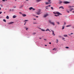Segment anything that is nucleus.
<instances>
[{
    "mask_svg": "<svg viewBox=\"0 0 74 74\" xmlns=\"http://www.w3.org/2000/svg\"><path fill=\"white\" fill-rule=\"evenodd\" d=\"M53 13L54 14H57V15H62V14L60 13L59 12H54Z\"/></svg>",
    "mask_w": 74,
    "mask_h": 74,
    "instance_id": "1",
    "label": "nucleus"
},
{
    "mask_svg": "<svg viewBox=\"0 0 74 74\" xmlns=\"http://www.w3.org/2000/svg\"><path fill=\"white\" fill-rule=\"evenodd\" d=\"M42 12H41V10H38L37 11V12H36V14L37 15H38L41 14H42Z\"/></svg>",
    "mask_w": 74,
    "mask_h": 74,
    "instance_id": "2",
    "label": "nucleus"
},
{
    "mask_svg": "<svg viewBox=\"0 0 74 74\" xmlns=\"http://www.w3.org/2000/svg\"><path fill=\"white\" fill-rule=\"evenodd\" d=\"M49 22L50 24L51 25H52L53 26H55V23L53 22H52L51 20H49Z\"/></svg>",
    "mask_w": 74,
    "mask_h": 74,
    "instance_id": "3",
    "label": "nucleus"
},
{
    "mask_svg": "<svg viewBox=\"0 0 74 74\" xmlns=\"http://www.w3.org/2000/svg\"><path fill=\"white\" fill-rule=\"evenodd\" d=\"M63 3H64V4H69V3H70V2H68L67 1H64L63 2Z\"/></svg>",
    "mask_w": 74,
    "mask_h": 74,
    "instance_id": "4",
    "label": "nucleus"
},
{
    "mask_svg": "<svg viewBox=\"0 0 74 74\" xmlns=\"http://www.w3.org/2000/svg\"><path fill=\"white\" fill-rule=\"evenodd\" d=\"M49 15L48 14H46L44 15V16H43V17L46 18L47 16H48Z\"/></svg>",
    "mask_w": 74,
    "mask_h": 74,
    "instance_id": "5",
    "label": "nucleus"
},
{
    "mask_svg": "<svg viewBox=\"0 0 74 74\" xmlns=\"http://www.w3.org/2000/svg\"><path fill=\"white\" fill-rule=\"evenodd\" d=\"M51 32H52V35L53 36H55V33H54V31H53V30H51Z\"/></svg>",
    "mask_w": 74,
    "mask_h": 74,
    "instance_id": "6",
    "label": "nucleus"
},
{
    "mask_svg": "<svg viewBox=\"0 0 74 74\" xmlns=\"http://www.w3.org/2000/svg\"><path fill=\"white\" fill-rule=\"evenodd\" d=\"M60 8H62L63 10L64 9V8L63 7V6H61L59 7V9Z\"/></svg>",
    "mask_w": 74,
    "mask_h": 74,
    "instance_id": "7",
    "label": "nucleus"
},
{
    "mask_svg": "<svg viewBox=\"0 0 74 74\" xmlns=\"http://www.w3.org/2000/svg\"><path fill=\"white\" fill-rule=\"evenodd\" d=\"M42 0H36V3H38V2H40V1H41Z\"/></svg>",
    "mask_w": 74,
    "mask_h": 74,
    "instance_id": "8",
    "label": "nucleus"
},
{
    "mask_svg": "<svg viewBox=\"0 0 74 74\" xmlns=\"http://www.w3.org/2000/svg\"><path fill=\"white\" fill-rule=\"evenodd\" d=\"M49 4H51V2H49V3H48V2H46V5H48Z\"/></svg>",
    "mask_w": 74,
    "mask_h": 74,
    "instance_id": "9",
    "label": "nucleus"
},
{
    "mask_svg": "<svg viewBox=\"0 0 74 74\" xmlns=\"http://www.w3.org/2000/svg\"><path fill=\"white\" fill-rule=\"evenodd\" d=\"M12 23H14V22H10L9 23H8V25H10V24H12Z\"/></svg>",
    "mask_w": 74,
    "mask_h": 74,
    "instance_id": "10",
    "label": "nucleus"
},
{
    "mask_svg": "<svg viewBox=\"0 0 74 74\" xmlns=\"http://www.w3.org/2000/svg\"><path fill=\"white\" fill-rule=\"evenodd\" d=\"M22 16H26V15L25 14H22Z\"/></svg>",
    "mask_w": 74,
    "mask_h": 74,
    "instance_id": "11",
    "label": "nucleus"
},
{
    "mask_svg": "<svg viewBox=\"0 0 74 74\" xmlns=\"http://www.w3.org/2000/svg\"><path fill=\"white\" fill-rule=\"evenodd\" d=\"M71 26V25H66V27H70V26Z\"/></svg>",
    "mask_w": 74,
    "mask_h": 74,
    "instance_id": "12",
    "label": "nucleus"
},
{
    "mask_svg": "<svg viewBox=\"0 0 74 74\" xmlns=\"http://www.w3.org/2000/svg\"><path fill=\"white\" fill-rule=\"evenodd\" d=\"M23 7V5H22L19 8L21 9Z\"/></svg>",
    "mask_w": 74,
    "mask_h": 74,
    "instance_id": "13",
    "label": "nucleus"
},
{
    "mask_svg": "<svg viewBox=\"0 0 74 74\" xmlns=\"http://www.w3.org/2000/svg\"><path fill=\"white\" fill-rule=\"evenodd\" d=\"M16 17V16L15 15H14L13 16V18H15Z\"/></svg>",
    "mask_w": 74,
    "mask_h": 74,
    "instance_id": "14",
    "label": "nucleus"
},
{
    "mask_svg": "<svg viewBox=\"0 0 74 74\" xmlns=\"http://www.w3.org/2000/svg\"><path fill=\"white\" fill-rule=\"evenodd\" d=\"M63 36L64 37H67V35H64Z\"/></svg>",
    "mask_w": 74,
    "mask_h": 74,
    "instance_id": "15",
    "label": "nucleus"
},
{
    "mask_svg": "<svg viewBox=\"0 0 74 74\" xmlns=\"http://www.w3.org/2000/svg\"><path fill=\"white\" fill-rule=\"evenodd\" d=\"M62 30H63L64 29V26H62Z\"/></svg>",
    "mask_w": 74,
    "mask_h": 74,
    "instance_id": "16",
    "label": "nucleus"
},
{
    "mask_svg": "<svg viewBox=\"0 0 74 74\" xmlns=\"http://www.w3.org/2000/svg\"><path fill=\"white\" fill-rule=\"evenodd\" d=\"M62 3V1H60V2L58 3H59V4H61V3Z\"/></svg>",
    "mask_w": 74,
    "mask_h": 74,
    "instance_id": "17",
    "label": "nucleus"
},
{
    "mask_svg": "<svg viewBox=\"0 0 74 74\" xmlns=\"http://www.w3.org/2000/svg\"><path fill=\"white\" fill-rule=\"evenodd\" d=\"M33 9V8L32 7H31L30 8H29V10H31L32 9Z\"/></svg>",
    "mask_w": 74,
    "mask_h": 74,
    "instance_id": "18",
    "label": "nucleus"
},
{
    "mask_svg": "<svg viewBox=\"0 0 74 74\" xmlns=\"http://www.w3.org/2000/svg\"><path fill=\"white\" fill-rule=\"evenodd\" d=\"M48 8V6H46L45 7V8H46V9H47V10H48V9L47 8Z\"/></svg>",
    "mask_w": 74,
    "mask_h": 74,
    "instance_id": "19",
    "label": "nucleus"
},
{
    "mask_svg": "<svg viewBox=\"0 0 74 74\" xmlns=\"http://www.w3.org/2000/svg\"><path fill=\"white\" fill-rule=\"evenodd\" d=\"M57 24H58V25H60V23H59V22H57Z\"/></svg>",
    "mask_w": 74,
    "mask_h": 74,
    "instance_id": "20",
    "label": "nucleus"
},
{
    "mask_svg": "<svg viewBox=\"0 0 74 74\" xmlns=\"http://www.w3.org/2000/svg\"><path fill=\"white\" fill-rule=\"evenodd\" d=\"M3 22H6V20H5L4 19L3 20Z\"/></svg>",
    "mask_w": 74,
    "mask_h": 74,
    "instance_id": "21",
    "label": "nucleus"
},
{
    "mask_svg": "<svg viewBox=\"0 0 74 74\" xmlns=\"http://www.w3.org/2000/svg\"><path fill=\"white\" fill-rule=\"evenodd\" d=\"M6 19H9V17H8V16H7L6 17Z\"/></svg>",
    "mask_w": 74,
    "mask_h": 74,
    "instance_id": "22",
    "label": "nucleus"
},
{
    "mask_svg": "<svg viewBox=\"0 0 74 74\" xmlns=\"http://www.w3.org/2000/svg\"><path fill=\"white\" fill-rule=\"evenodd\" d=\"M49 29L47 28V29L46 30V31H49Z\"/></svg>",
    "mask_w": 74,
    "mask_h": 74,
    "instance_id": "23",
    "label": "nucleus"
},
{
    "mask_svg": "<svg viewBox=\"0 0 74 74\" xmlns=\"http://www.w3.org/2000/svg\"><path fill=\"white\" fill-rule=\"evenodd\" d=\"M41 30H42V31H43V32H45V30L44 29H41Z\"/></svg>",
    "mask_w": 74,
    "mask_h": 74,
    "instance_id": "24",
    "label": "nucleus"
},
{
    "mask_svg": "<svg viewBox=\"0 0 74 74\" xmlns=\"http://www.w3.org/2000/svg\"><path fill=\"white\" fill-rule=\"evenodd\" d=\"M54 16H59V15H57L55 14Z\"/></svg>",
    "mask_w": 74,
    "mask_h": 74,
    "instance_id": "25",
    "label": "nucleus"
},
{
    "mask_svg": "<svg viewBox=\"0 0 74 74\" xmlns=\"http://www.w3.org/2000/svg\"><path fill=\"white\" fill-rule=\"evenodd\" d=\"M51 10H53V7H51Z\"/></svg>",
    "mask_w": 74,
    "mask_h": 74,
    "instance_id": "26",
    "label": "nucleus"
},
{
    "mask_svg": "<svg viewBox=\"0 0 74 74\" xmlns=\"http://www.w3.org/2000/svg\"><path fill=\"white\" fill-rule=\"evenodd\" d=\"M33 24H37V23L35 22H33Z\"/></svg>",
    "mask_w": 74,
    "mask_h": 74,
    "instance_id": "27",
    "label": "nucleus"
},
{
    "mask_svg": "<svg viewBox=\"0 0 74 74\" xmlns=\"http://www.w3.org/2000/svg\"><path fill=\"white\" fill-rule=\"evenodd\" d=\"M70 7H74V6H69V8H70Z\"/></svg>",
    "mask_w": 74,
    "mask_h": 74,
    "instance_id": "28",
    "label": "nucleus"
},
{
    "mask_svg": "<svg viewBox=\"0 0 74 74\" xmlns=\"http://www.w3.org/2000/svg\"><path fill=\"white\" fill-rule=\"evenodd\" d=\"M66 49H68V48H69V47H66Z\"/></svg>",
    "mask_w": 74,
    "mask_h": 74,
    "instance_id": "29",
    "label": "nucleus"
},
{
    "mask_svg": "<svg viewBox=\"0 0 74 74\" xmlns=\"http://www.w3.org/2000/svg\"><path fill=\"white\" fill-rule=\"evenodd\" d=\"M51 5H48V6H47L48 7H51Z\"/></svg>",
    "mask_w": 74,
    "mask_h": 74,
    "instance_id": "30",
    "label": "nucleus"
},
{
    "mask_svg": "<svg viewBox=\"0 0 74 74\" xmlns=\"http://www.w3.org/2000/svg\"><path fill=\"white\" fill-rule=\"evenodd\" d=\"M48 2H50V1H51V0H48Z\"/></svg>",
    "mask_w": 74,
    "mask_h": 74,
    "instance_id": "31",
    "label": "nucleus"
},
{
    "mask_svg": "<svg viewBox=\"0 0 74 74\" xmlns=\"http://www.w3.org/2000/svg\"><path fill=\"white\" fill-rule=\"evenodd\" d=\"M26 30H27V31L28 30V28H26Z\"/></svg>",
    "mask_w": 74,
    "mask_h": 74,
    "instance_id": "32",
    "label": "nucleus"
},
{
    "mask_svg": "<svg viewBox=\"0 0 74 74\" xmlns=\"http://www.w3.org/2000/svg\"><path fill=\"white\" fill-rule=\"evenodd\" d=\"M25 22H27L28 21L27 20H25Z\"/></svg>",
    "mask_w": 74,
    "mask_h": 74,
    "instance_id": "33",
    "label": "nucleus"
},
{
    "mask_svg": "<svg viewBox=\"0 0 74 74\" xmlns=\"http://www.w3.org/2000/svg\"><path fill=\"white\" fill-rule=\"evenodd\" d=\"M69 11H72V9H71V10H69Z\"/></svg>",
    "mask_w": 74,
    "mask_h": 74,
    "instance_id": "34",
    "label": "nucleus"
},
{
    "mask_svg": "<svg viewBox=\"0 0 74 74\" xmlns=\"http://www.w3.org/2000/svg\"><path fill=\"white\" fill-rule=\"evenodd\" d=\"M59 37H60V38H61V37H62V36H59Z\"/></svg>",
    "mask_w": 74,
    "mask_h": 74,
    "instance_id": "35",
    "label": "nucleus"
},
{
    "mask_svg": "<svg viewBox=\"0 0 74 74\" xmlns=\"http://www.w3.org/2000/svg\"><path fill=\"white\" fill-rule=\"evenodd\" d=\"M20 14H22V13L21 12H19Z\"/></svg>",
    "mask_w": 74,
    "mask_h": 74,
    "instance_id": "36",
    "label": "nucleus"
},
{
    "mask_svg": "<svg viewBox=\"0 0 74 74\" xmlns=\"http://www.w3.org/2000/svg\"><path fill=\"white\" fill-rule=\"evenodd\" d=\"M56 40L57 41V43H58V39H57Z\"/></svg>",
    "mask_w": 74,
    "mask_h": 74,
    "instance_id": "37",
    "label": "nucleus"
},
{
    "mask_svg": "<svg viewBox=\"0 0 74 74\" xmlns=\"http://www.w3.org/2000/svg\"><path fill=\"white\" fill-rule=\"evenodd\" d=\"M55 49L56 50V49L55 48H54L53 49V50H55Z\"/></svg>",
    "mask_w": 74,
    "mask_h": 74,
    "instance_id": "38",
    "label": "nucleus"
},
{
    "mask_svg": "<svg viewBox=\"0 0 74 74\" xmlns=\"http://www.w3.org/2000/svg\"><path fill=\"white\" fill-rule=\"evenodd\" d=\"M62 40H64V39H65V38H62Z\"/></svg>",
    "mask_w": 74,
    "mask_h": 74,
    "instance_id": "39",
    "label": "nucleus"
},
{
    "mask_svg": "<svg viewBox=\"0 0 74 74\" xmlns=\"http://www.w3.org/2000/svg\"><path fill=\"white\" fill-rule=\"evenodd\" d=\"M1 13H2V12H0V14H1Z\"/></svg>",
    "mask_w": 74,
    "mask_h": 74,
    "instance_id": "40",
    "label": "nucleus"
},
{
    "mask_svg": "<svg viewBox=\"0 0 74 74\" xmlns=\"http://www.w3.org/2000/svg\"><path fill=\"white\" fill-rule=\"evenodd\" d=\"M73 33H71V35H72V34H73Z\"/></svg>",
    "mask_w": 74,
    "mask_h": 74,
    "instance_id": "41",
    "label": "nucleus"
},
{
    "mask_svg": "<svg viewBox=\"0 0 74 74\" xmlns=\"http://www.w3.org/2000/svg\"><path fill=\"white\" fill-rule=\"evenodd\" d=\"M26 22L24 24V25H26Z\"/></svg>",
    "mask_w": 74,
    "mask_h": 74,
    "instance_id": "42",
    "label": "nucleus"
},
{
    "mask_svg": "<svg viewBox=\"0 0 74 74\" xmlns=\"http://www.w3.org/2000/svg\"><path fill=\"white\" fill-rule=\"evenodd\" d=\"M36 18H38V16H36Z\"/></svg>",
    "mask_w": 74,
    "mask_h": 74,
    "instance_id": "43",
    "label": "nucleus"
},
{
    "mask_svg": "<svg viewBox=\"0 0 74 74\" xmlns=\"http://www.w3.org/2000/svg\"><path fill=\"white\" fill-rule=\"evenodd\" d=\"M49 44H51V42H50L49 43Z\"/></svg>",
    "mask_w": 74,
    "mask_h": 74,
    "instance_id": "44",
    "label": "nucleus"
},
{
    "mask_svg": "<svg viewBox=\"0 0 74 74\" xmlns=\"http://www.w3.org/2000/svg\"><path fill=\"white\" fill-rule=\"evenodd\" d=\"M32 10H35V9L33 8H32Z\"/></svg>",
    "mask_w": 74,
    "mask_h": 74,
    "instance_id": "45",
    "label": "nucleus"
},
{
    "mask_svg": "<svg viewBox=\"0 0 74 74\" xmlns=\"http://www.w3.org/2000/svg\"><path fill=\"white\" fill-rule=\"evenodd\" d=\"M67 12L68 13H69V11H67Z\"/></svg>",
    "mask_w": 74,
    "mask_h": 74,
    "instance_id": "46",
    "label": "nucleus"
},
{
    "mask_svg": "<svg viewBox=\"0 0 74 74\" xmlns=\"http://www.w3.org/2000/svg\"><path fill=\"white\" fill-rule=\"evenodd\" d=\"M2 1H5V0H2Z\"/></svg>",
    "mask_w": 74,
    "mask_h": 74,
    "instance_id": "47",
    "label": "nucleus"
},
{
    "mask_svg": "<svg viewBox=\"0 0 74 74\" xmlns=\"http://www.w3.org/2000/svg\"><path fill=\"white\" fill-rule=\"evenodd\" d=\"M66 25V23H64V25Z\"/></svg>",
    "mask_w": 74,
    "mask_h": 74,
    "instance_id": "48",
    "label": "nucleus"
},
{
    "mask_svg": "<svg viewBox=\"0 0 74 74\" xmlns=\"http://www.w3.org/2000/svg\"><path fill=\"white\" fill-rule=\"evenodd\" d=\"M45 47H47V45H45Z\"/></svg>",
    "mask_w": 74,
    "mask_h": 74,
    "instance_id": "49",
    "label": "nucleus"
},
{
    "mask_svg": "<svg viewBox=\"0 0 74 74\" xmlns=\"http://www.w3.org/2000/svg\"><path fill=\"white\" fill-rule=\"evenodd\" d=\"M34 20L35 21L36 19H35V18L34 19Z\"/></svg>",
    "mask_w": 74,
    "mask_h": 74,
    "instance_id": "50",
    "label": "nucleus"
},
{
    "mask_svg": "<svg viewBox=\"0 0 74 74\" xmlns=\"http://www.w3.org/2000/svg\"><path fill=\"white\" fill-rule=\"evenodd\" d=\"M14 7V8H16V6H15V7Z\"/></svg>",
    "mask_w": 74,
    "mask_h": 74,
    "instance_id": "51",
    "label": "nucleus"
},
{
    "mask_svg": "<svg viewBox=\"0 0 74 74\" xmlns=\"http://www.w3.org/2000/svg\"><path fill=\"white\" fill-rule=\"evenodd\" d=\"M49 31L50 32H51V31H50L49 30Z\"/></svg>",
    "mask_w": 74,
    "mask_h": 74,
    "instance_id": "52",
    "label": "nucleus"
},
{
    "mask_svg": "<svg viewBox=\"0 0 74 74\" xmlns=\"http://www.w3.org/2000/svg\"><path fill=\"white\" fill-rule=\"evenodd\" d=\"M73 13H74V11H73Z\"/></svg>",
    "mask_w": 74,
    "mask_h": 74,
    "instance_id": "53",
    "label": "nucleus"
},
{
    "mask_svg": "<svg viewBox=\"0 0 74 74\" xmlns=\"http://www.w3.org/2000/svg\"><path fill=\"white\" fill-rule=\"evenodd\" d=\"M73 29H74V27H73Z\"/></svg>",
    "mask_w": 74,
    "mask_h": 74,
    "instance_id": "54",
    "label": "nucleus"
},
{
    "mask_svg": "<svg viewBox=\"0 0 74 74\" xmlns=\"http://www.w3.org/2000/svg\"><path fill=\"white\" fill-rule=\"evenodd\" d=\"M26 0V1H28V0Z\"/></svg>",
    "mask_w": 74,
    "mask_h": 74,
    "instance_id": "55",
    "label": "nucleus"
},
{
    "mask_svg": "<svg viewBox=\"0 0 74 74\" xmlns=\"http://www.w3.org/2000/svg\"><path fill=\"white\" fill-rule=\"evenodd\" d=\"M0 10H1V8H0Z\"/></svg>",
    "mask_w": 74,
    "mask_h": 74,
    "instance_id": "56",
    "label": "nucleus"
},
{
    "mask_svg": "<svg viewBox=\"0 0 74 74\" xmlns=\"http://www.w3.org/2000/svg\"><path fill=\"white\" fill-rule=\"evenodd\" d=\"M71 10H74V9L72 8L71 9Z\"/></svg>",
    "mask_w": 74,
    "mask_h": 74,
    "instance_id": "57",
    "label": "nucleus"
},
{
    "mask_svg": "<svg viewBox=\"0 0 74 74\" xmlns=\"http://www.w3.org/2000/svg\"><path fill=\"white\" fill-rule=\"evenodd\" d=\"M5 12H4V14H5Z\"/></svg>",
    "mask_w": 74,
    "mask_h": 74,
    "instance_id": "58",
    "label": "nucleus"
},
{
    "mask_svg": "<svg viewBox=\"0 0 74 74\" xmlns=\"http://www.w3.org/2000/svg\"><path fill=\"white\" fill-rule=\"evenodd\" d=\"M16 1V0H15Z\"/></svg>",
    "mask_w": 74,
    "mask_h": 74,
    "instance_id": "59",
    "label": "nucleus"
},
{
    "mask_svg": "<svg viewBox=\"0 0 74 74\" xmlns=\"http://www.w3.org/2000/svg\"><path fill=\"white\" fill-rule=\"evenodd\" d=\"M40 39H41V38H40Z\"/></svg>",
    "mask_w": 74,
    "mask_h": 74,
    "instance_id": "60",
    "label": "nucleus"
},
{
    "mask_svg": "<svg viewBox=\"0 0 74 74\" xmlns=\"http://www.w3.org/2000/svg\"><path fill=\"white\" fill-rule=\"evenodd\" d=\"M11 10H10V11H11Z\"/></svg>",
    "mask_w": 74,
    "mask_h": 74,
    "instance_id": "61",
    "label": "nucleus"
},
{
    "mask_svg": "<svg viewBox=\"0 0 74 74\" xmlns=\"http://www.w3.org/2000/svg\"><path fill=\"white\" fill-rule=\"evenodd\" d=\"M40 29H41L40 28H39Z\"/></svg>",
    "mask_w": 74,
    "mask_h": 74,
    "instance_id": "62",
    "label": "nucleus"
},
{
    "mask_svg": "<svg viewBox=\"0 0 74 74\" xmlns=\"http://www.w3.org/2000/svg\"><path fill=\"white\" fill-rule=\"evenodd\" d=\"M69 35V36H71V35Z\"/></svg>",
    "mask_w": 74,
    "mask_h": 74,
    "instance_id": "63",
    "label": "nucleus"
},
{
    "mask_svg": "<svg viewBox=\"0 0 74 74\" xmlns=\"http://www.w3.org/2000/svg\"><path fill=\"white\" fill-rule=\"evenodd\" d=\"M44 40H45V39H44Z\"/></svg>",
    "mask_w": 74,
    "mask_h": 74,
    "instance_id": "64",
    "label": "nucleus"
}]
</instances>
